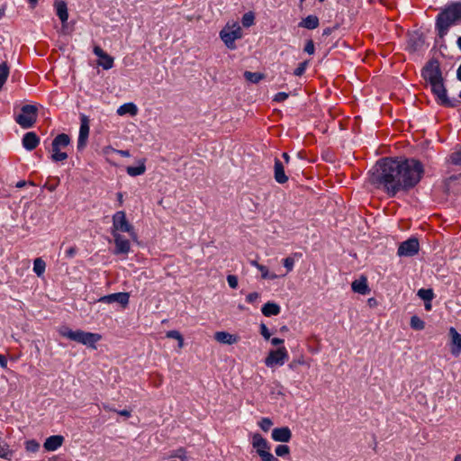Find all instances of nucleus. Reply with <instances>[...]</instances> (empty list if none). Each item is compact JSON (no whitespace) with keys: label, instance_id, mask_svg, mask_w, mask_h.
I'll list each match as a JSON object with an SVG mask.
<instances>
[{"label":"nucleus","instance_id":"nucleus-1","mask_svg":"<svg viewBox=\"0 0 461 461\" xmlns=\"http://www.w3.org/2000/svg\"><path fill=\"white\" fill-rule=\"evenodd\" d=\"M424 175L422 163L414 158H382L370 171L368 181L389 197L414 188Z\"/></svg>","mask_w":461,"mask_h":461},{"label":"nucleus","instance_id":"nucleus-2","mask_svg":"<svg viewBox=\"0 0 461 461\" xmlns=\"http://www.w3.org/2000/svg\"><path fill=\"white\" fill-rule=\"evenodd\" d=\"M459 22H461V2L451 3L436 17L438 35L443 38L448 29Z\"/></svg>","mask_w":461,"mask_h":461},{"label":"nucleus","instance_id":"nucleus-3","mask_svg":"<svg viewBox=\"0 0 461 461\" xmlns=\"http://www.w3.org/2000/svg\"><path fill=\"white\" fill-rule=\"evenodd\" d=\"M59 332L62 337L68 338L71 340L82 343L93 348H95V343L102 339V336L98 333L86 332L81 330L74 331L67 326H62Z\"/></svg>","mask_w":461,"mask_h":461},{"label":"nucleus","instance_id":"nucleus-4","mask_svg":"<svg viewBox=\"0 0 461 461\" xmlns=\"http://www.w3.org/2000/svg\"><path fill=\"white\" fill-rule=\"evenodd\" d=\"M220 37L230 50L237 48L235 41L242 37V29L238 23L230 24L229 23L220 32Z\"/></svg>","mask_w":461,"mask_h":461},{"label":"nucleus","instance_id":"nucleus-5","mask_svg":"<svg viewBox=\"0 0 461 461\" xmlns=\"http://www.w3.org/2000/svg\"><path fill=\"white\" fill-rule=\"evenodd\" d=\"M251 444L261 461H279L277 457L270 453V445L261 434L254 433Z\"/></svg>","mask_w":461,"mask_h":461},{"label":"nucleus","instance_id":"nucleus-6","mask_svg":"<svg viewBox=\"0 0 461 461\" xmlns=\"http://www.w3.org/2000/svg\"><path fill=\"white\" fill-rule=\"evenodd\" d=\"M431 92L437 96V102L445 107H456L460 101L457 99L450 100L447 95V90L444 86L443 78L429 83Z\"/></svg>","mask_w":461,"mask_h":461},{"label":"nucleus","instance_id":"nucleus-7","mask_svg":"<svg viewBox=\"0 0 461 461\" xmlns=\"http://www.w3.org/2000/svg\"><path fill=\"white\" fill-rule=\"evenodd\" d=\"M38 117V108L32 104H25L21 109V113L15 117V122L23 129L32 128Z\"/></svg>","mask_w":461,"mask_h":461},{"label":"nucleus","instance_id":"nucleus-8","mask_svg":"<svg viewBox=\"0 0 461 461\" xmlns=\"http://www.w3.org/2000/svg\"><path fill=\"white\" fill-rule=\"evenodd\" d=\"M421 77L428 83L442 79V72L438 60L429 59L421 70Z\"/></svg>","mask_w":461,"mask_h":461},{"label":"nucleus","instance_id":"nucleus-9","mask_svg":"<svg viewBox=\"0 0 461 461\" xmlns=\"http://www.w3.org/2000/svg\"><path fill=\"white\" fill-rule=\"evenodd\" d=\"M112 231L127 232L131 236L135 234L134 228L127 220L126 214L123 211H119L113 214V230Z\"/></svg>","mask_w":461,"mask_h":461},{"label":"nucleus","instance_id":"nucleus-10","mask_svg":"<svg viewBox=\"0 0 461 461\" xmlns=\"http://www.w3.org/2000/svg\"><path fill=\"white\" fill-rule=\"evenodd\" d=\"M288 358V352L285 347L278 348L276 350H270L267 357L265 359V364L267 366H273L275 365L282 366L285 361Z\"/></svg>","mask_w":461,"mask_h":461},{"label":"nucleus","instance_id":"nucleus-11","mask_svg":"<svg viewBox=\"0 0 461 461\" xmlns=\"http://www.w3.org/2000/svg\"><path fill=\"white\" fill-rule=\"evenodd\" d=\"M420 243L417 238H410L402 242L398 248V255L404 257H412L419 252Z\"/></svg>","mask_w":461,"mask_h":461},{"label":"nucleus","instance_id":"nucleus-12","mask_svg":"<svg viewBox=\"0 0 461 461\" xmlns=\"http://www.w3.org/2000/svg\"><path fill=\"white\" fill-rule=\"evenodd\" d=\"M80 129H79V136L77 140V149L82 150L86 146L87 139L89 136V119L85 114L81 115L80 118Z\"/></svg>","mask_w":461,"mask_h":461},{"label":"nucleus","instance_id":"nucleus-13","mask_svg":"<svg viewBox=\"0 0 461 461\" xmlns=\"http://www.w3.org/2000/svg\"><path fill=\"white\" fill-rule=\"evenodd\" d=\"M115 244V254H127L131 249L129 240L125 239L119 232L112 231Z\"/></svg>","mask_w":461,"mask_h":461},{"label":"nucleus","instance_id":"nucleus-14","mask_svg":"<svg viewBox=\"0 0 461 461\" xmlns=\"http://www.w3.org/2000/svg\"><path fill=\"white\" fill-rule=\"evenodd\" d=\"M292 432L288 427L276 428L272 431V438L278 442H289Z\"/></svg>","mask_w":461,"mask_h":461},{"label":"nucleus","instance_id":"nucleus-15","mask_svg":"<svg viewBox=\"0 0 461 461\" xmlns=\"http://www.w3.org/2000/svg\"><path fill=\"white\" fill-rule=\"evenodd\" d=\"M40 143V138L38 135L33 131H29L25 133L23 137V146L27 150H33L35 149Z\"/></svg>","mask_w":461,"mask_h":461},{"label":"nucleus","instance_id":"nucleus-16","mask_svg":"<svg viewBox=\"0 0 461 461\" xmlns=\"http://www.w3.org/2000/svg\"><path fill=\"white\" fill-rule=\"evenodd\" d=\"M64 443V437L61 435H53L46 438L43 447L47 451H55Z\"/></svg>","mask_w":461,"mask_h":461},{"label":"nucleus","instance_id":"nucleus-17","mask_svg":"<svg viewBox=\"0 0 461 461\" xmlns=\"http://www.w3.org/2000/svg\"><path fill=\"white\" fill-rule=\"evenodd\" d=\"M129 294L127 293H115L106 296H104L101 301L111 303L118 302L122 306H126L129 303Z\"/></svg>","mask_w":461,"mask_h":461},{"label":"nucleus","instance_id":"nucleus-18","mask_svg":"<svg viewBox=\"0 0 461 461\" xmlns=\"http://www.w3.org/2000/svg\"><path fill=\"white\" fill-rule=\"evenodd\" d=\"M214 339L220 343L232 345L239 341L240 337L227 331H217L214 334Z\"/></svg>","mask_w":461,"mask_h":461},{"label":"nucleus","instance_id":"nucleus-19","mask_svg":"<svg viewBox=\"0 0 461 461\" xmlns=\"http://www.w3.org/2000/svg\"><path fill=\"white\" fill-rule=\"evenodd\" d=\"M351 287L355 293H358L363 295H366L370 292L366 277L365 276H361L359 279L352 282Z\"/></svg>","mask_w":461,"mask_h":461},{"label":"nucleus","instance_id":"nucleus-20","mask_svg":"<svg viewBox=\"0 0 461 461\" xmlns=\"http://www.w3.org/2000/svg\"><path fill=\"white\" fill-rule=\"evenodd\" d=\"M424 45V40L421 35H419L417 33L411 35L407 43V49L411 52H415L419 50H420Z\"/></svg>","mask_w":461,"mask_h":461},{"label":"nucleus","instance_id":"nucleus-21","mask_svg":"<svg viewBox=\"0 0 461 461\" xmlns=\"http://www.w3.org/2000/svg\"><path fill=\"white\" fill-rule=\"evenodd\" d=\"M275 179L279 184H285L288 181L284 165L278 158L275 159Z\"/></svg>","mask_w":461,"mask_h":461},{"label":"nucleus","instance_id":"nucleus-22","mask_svg":"<svg viewBox=\"0 0 461 461\" xmlns=\"http://www.w3.org/2000/svg\"><path fill=\"white\" fill-rule=\"evenodd\" d=\"M449 335L451 337V343L456 347V348H452L451 352L454 355H457L461 351V335L453 327L449 329Z\"/></svg>","mask_w":461,"mask_h":461},{"label":"nucleus","instance_id":"nucleus-23","mask_svg":"<svg viewBox=\"0 0 461 461\" xmlns=\"http://www.w3.org/2000/svg\"><path fill=\"white\" fill-rule=\"evenodd\" d=\"M280 306L276 303L267 302L261 309L264 316L270 317L280 313Z\"/></svg>","mask_w":461,"mask_h":461},{"label":"nucleus","instance_id":"nucleus-24","mask_svg":"<svg viewBox=\"0 0 461 461\" xmlns=\"http://www.w3.org/2000/svg\"><path fill=\"white\" fill-rule=\"evenodd\" d=\"M55 8L57 12V15L60 19V21L64 23L68 19V6L64 1H57L55 3Z\"/></svg>","mask_w":461,"mask_h":461},{"label":"nucleus","instance_id":"nucleus-25","mask_svg":"<svg viewBox=\"0 0 461 461\" xmlns=\"http://www.w3.org/2000/svg\"><path fill=\"white\" fill-rule=\"evenodd\" d=\"M320 24L319 18L316 15H308L303 19L299 23L300 27H303L309 30L316 29Z\"/></svg>","mask_w":461,"mask_h":461},{"label":"nucleus","instance_id":"nucleus-26","mask_svg":"<svg viewBox=\"0 0 461 461\" xmlns=\"http://www.w3.org/2000/svg\"><path fill=\"white\" fill-rule=\"evenodd\" d=\"M69 143H70L69 136L66 133H60V134H58L54 138V140H52L51 146L66 148L69 145Z\"/></svg>","mask_w":461,"mask_h":461},{"label":"nucleus","instance_id":"nucleus-27","mask_svg":"<svg viewBox=\"0 0 461 461\" xmlns=\"http://www.w3.org/2000/svg\"><path fill=\"white\" fill-rule=\"evenodd\" d=\"M138 112L137 106L132 103L124 104L123 105L120 106L117 113L120 115H123L126 113H129L131 115H135Z\"/></svg>","mask_w":461,"mask_h":461},{"label":"nucleus","instance_id":"nucleus-28","mask_svg":"<svg viewBox=\"0 0 461 461\" xmlns=\"http://www.w3.org/2000/svg\"><path fill=\"white\" fill-rule=\"evenodd\" d=\"M244 77L247 81H249L253 84H257L260 80L265 78V75L263 73H259V72L245 71Z\"/></svg>","mask_w":461,"mask_h":461},{"label":"nucleus","instance_id":"nucleus-29","mask_svg":"<svg viewBox=\"0 0 461 461\" xmlns=\"http://www.w3.org/2000/svg\"><path fill=\"white\" fill-rule=\"evenodd\" d=\"M252 264L261 272V277L263 279H276L277 276L276 274H270L268 268L266 266L258 264L257 261H253Z\"/></svg>","mask_w":461,"mask_h":461},{"label":"nucleus","instance_id":"nucleus-30","mask_svg":"<svg viewBox=\"0 0 461 461\" xmlns=\"http://www.w3.org/2000/svg\"><path fill=\"white\" fill-rule=\"evenodd\" d=\"M9 75V67L6 62L0 64V90L5 85Z\"/></svg>","mask_w":461,"mask_h":461},{"label":"nucleus","instance_id":"nucleus-31","mask_svg":"<svg viewBox=\"0 0 461 461\" xmlns=\"http://www.w3.org/2000/svg\"><path fill=\"white\" fill-rule=\"evenodd\" d=\"M145 170H146V167L144 164H141L137 167L130 166V167H127V168H126L128 175H130L131 176H137L142 175V174H144Z\"/></svg>","mask_w":461,"mask_h":461},{"label":"nucleus","instance_id":"nucleus-32","mask_svg":"<svg viewBox=\"0 0 461 461\" xmlns=\"http://www.w3.org/2000/svg\"><path fill=\"white\" fill-rule=\"evenodd\" d=\"M410 325L415 330H422L425 328V322L417 315L411 318Z\"/></svg>","mask_w":461,"mask_h":461},{"label":"nucleus","instance_id":"nucleus-33","mask_svg":"<svg viewBox=\"0 0 461 461\" xmlns=\"http://www.w3.org/2000/svg\"><path fill=\"white\" fill-rule=\"evenodd\" d=\"M45 267L46 264L41 258H38L34 260L33 270L38 276H41L44 273Z\"/></svg>","mask_w":461,"mask_h":461},{"label":"nucleus","instance_id":"nucleus-34","mask_svg":"<svg viewBox=\"0 0 461 461\" xmlns=\"http://www.w3.org/2000/svg\"><path fill=\"white\" fill-rule=\"evenodd\" d=\"M418 296L423 301H432L434 298V293L432 289L421 288L418 291Z\"/></svg>","mask_w":461,"mask_h":461},{"label":"nucleus","instance_id":"nucleus-35","mask_svg":"<svg viewBox=\"0 0 461 461\" xmlns=\"http://www.w3.org/2000/svg\"><path fill=\"white\" fill-rule=\"evenodd\" d=\"M167 338L174 339L178 341V347L182 348L184 347V339L181 333L177 330H169L166 334Z\"/></svg>","mask_w":461,"mask_h":461},{"label":"nucleus","instance_id":"nucleus-36","mask_svg":"<svg viewBox=\"0 0 461 461\" xmlns=\"http://www.w3.org/2000/svg\"><path fill=\"white\" fill-rule=\"evenodd\" d=\"M254 21H255V15L252 12H248V13L244 14L242 16V19H241L242 25L246 28L253 25Z\"/></svg>","mask_w":461,"mask_h":461},{"label":"nucleus","instance_id":"nucleus-37","mask_svg":"<svg viewBox=\"0 0 461 461\" xmlns=\"http://www.w3.org/2000/svg\"><path fill=\"white\" fill-rule=\"evenodd\" d=\"M449 161L455 166H461V148L450 154Z\"/></svg>","mask_w":461,"mask_h":461},{"label":"nucleus","instance_id":"nucleus-38","mask_svg":"<svg viewBox=\"0 0 461 461\" xmlns=\"http://www.w3.org/2000/svg\"><path fill=\"white\" fill-rule=\"evenodd\" d=\"M99 65L103 67L104 69H109L113 66V59L110 55L106 54L104 58L99 61Z\"/></svg>","mask_w":461,"mask_h":461},{"label":"nucleus","instance_id":"nucleus-39","mask_svg":"<svg viewBox=\"0 0 461 461\" xmlns=\"http://www.w3.org/2000/svg\"><path fill=\"white\" fill-rule=\"evenodd\" d=\"M59 185V177H51L47 180V182L44 185V187L46 189H48L50 192H53Z\"/></svg>","mask_w":461,"mask_h":461},{"label":"nucleus","instance_id":"nucleus-40","mask_svg":"<svg viewBox=\"0 0 461 461\" xmlns=\"http://www.w3.org/2000/svg\"><path fill=\"white\" fill-rule=\"evenodd\" d=\"M275 452L277 456L283 457L290 454V447L287 445H278Z\"/></svg>","mask_w":461,"mask_h":461},{"label":"nucleus","instance_id":"nucleus-41","mask_svg":"<svg viewBox=\"0 0 461 461\" xmlns=\"http://www.w3.org/2000/svg\"><path fill=\"white\" fill-rule=\"evenodd\" d=\"M308 60L301 62L298 67L294 69V75L297 77H301L304 74L307 67H308Z\"/></svg>","mask_w":461,"mask_h":461},{"label":"nucleus","instance_id":"nucleus-42","mask_svg":"<svg viewBox=\"0 0 461 461\" xmlns=\"http://www.w3.org/2000/svg\"><path fill=\"white\" fill-rule=\"evenodd\" d=\"M259 427L265 432L268 431L273 425L272 420L269 418H262L258 423Z\"/></svg>","mask_w":461,"mask_h":461},{"label":"nucleus","instance_id":"nucleus-43","mask_svg":"<svg viewBox=\"0 0 461 461\" xmlns=\"http://www.w3.org/2000/svg\"><path fill=\"white\" fill-rule=\"evenodd\" d=\"M26 450L29 451V452H37L40 448V444L32 439V440H28L26 442V447H25Z\"/></svg>","mask_w":461,"mask_h":461},{"label":"nucleus","instance_id":"nucleus-44","mask_svg":"<svg viewBox=\"0 0 461 461\" xmlns=\"http://www.w3.org/2000/svg\"><path fill=\"white\" fill-rule=\"evenodd\" d=\"M309 55H312L315 51L314 42L312 40H308L305 43L304 50Z\"/></svg>","mask_w":461,"mask_h":461},{"label":"nucleus","instance_id":"nucleus-45","mask_svg":"<svg viewBox=\"0 0 461 461\" xmlns=\"http://www.w3.org/2000/svg\"><path fill=\"white\" fill-rule=\"evenodd\" d=\"M104 409L105 411H114V412H117L118 414H120L121 416H124L126 418H129L131 416V411H127V410H122V411H116L115 409H113L107 405H104Z\"/></svg>","mask_w":461,"mask_h":461},{"label":"nucleus","instance_id":"nucleus-46","mask_svg":"<svg viewBox=\"0 0 461 461\" xmlns=\"http://www.w3.org/2000/svg\"><path fill=\"white\" fill-rule=\"evenodd\" d=\"M283 264H284L285 267L286 268L287 272H290V271H292V269L294 267V260L293 258L287 257L286 258H285L283 260Z\"/></svg>","mask_w":461,"mask_h":461},{"label":"nucleus","instance_id":"nucleus-47","mask_svg":"<svg viewBox=\"0 0 461 461\" xmlns=\"http://www.w3.org/2000/svg\"><path fill=\"white\" fill-rule=\"evenodd\" d=\"M68 158V154L66 152H59L51 155V159L55 162L63 161Z\"/></svg>","mask_w":461,"mask_h":461},{"label":"nucleus","instance_id":"nucleus-48","mask_svg":"<svg viewBox=\"0 0 461 461\" xmlns=\"http://www.w3.org/2000/svg\"><path fill=\"white\" fill-rule=\"evenodd\" d=\"M227 281L230 287L235 289L238 287V277L234 275H229L227 276Z\"/></svg>","mask_w":461,"mask_h":461},{"label":"nucleus","instance_id":"nucleus-49","mask_svg":"<svg viewBox=\"0 0 461 461\" xmlns=\"http://www.w3.org/2000/svg\"><path fill=\"white\" fill-rule=\"evenodd\" d=\"M260 334L264 337L265 339H269L271 337V333L269 332L267 327L266 324L261 323L260 324Z\"/></svg>","mask_w":461,"mask_h":461},{"label":"nucleus","instance_id":"nucleus-50","mask_svg":"<svg viewBox=\"0 0 461 461\" xmlns=\"http://www.w3.org/2000/svg\"><path fill=\"white\" fill-rule=\"evenodd\" d=\"M172 456L178 457L181 460L186 459V450H185V448L179 447L178 449H176V453Z\"/></svg>","mask_w":461,"mask_h":461},{"label":"nucleus","instance_id":"nucleus-51","mask_svg":"<svg viewBox=\"0 0 461 461\" xmlns=\"http://www.w3.org/2000/svg\"><path fill=\"white\" fill-rule=\"evenodd\" d=\"M258 298H259V294L258 292H253L247 295L246 301L249 303H254Z\"/></svg>","mask_w":461,"mask_h":461},{"label":"nucleus","instance_id":"nucleus-52","mask_svg":"<svg viewBox=\"0 0 461 461\" xmlns=\"http://www.w3.org/2000/svg\"><path fill=\"white\" fill-rule=\"evenodd\" d=\"M287 98H288L287 93L279 92L275 95L274 101L277 102V103H281V102H284L285 100H286Z\"/></svg>","mask_w":461,"mask_h":461},{"label":"nucleus","instance_id":"nucleus-53","mask_svg":"<svg viewBox=\"0 0 461 461\" xmlns=\"http://www.w3.org/2000/svg\"><path fill=\"white\" fill-rule=\"evenodd\" d=\"M94 53L100 59L104 58L107 53L104 51V50L98 46L95 45L93 50Z\"/></svg>","mask_w":461,"mask_h":461},{"label":"nucleus","instance_id":"nucleus-54","mask_svg":"<svg viewBox=\"0 0 461 461\" xmlns=\"http://www.w3.org/2000/svg\"><path fill=\"white\" fill-rule=\"evenodd\" d=\"M77 253V248L75 246L70 247L66 250V257L73 258Z\"/></svg>","mask_w":461,"mask_h":461},{"label":"nucleus","instance_id":"nucleus-55","mask_svg":"<svg viewBox=\"0 0 461 461\" xmlns=\"http://www.w3.org/2000/svg\"><path fill=\"white\" fill-rule=\"evenodd\" d=\"M0 366L3 368H6L7 367V359H6V357L4 355H1V354H0Z\"/></svg>","mask_w":461,"mask_h":461},{"label":"nucleus","instance_id":"nucleus-56","mask_svg":"<svg viewBox=\"0 0 461 461\" xmlns=\"http://www.w3.org/2000/svg\"><path fill=\"white\" fill-rule=\"evenodd\" d=\"M271 343L274 345V346H277V345H281L284 343V339H279V338H273L271 339Z\"/></svg>","mask_w":461,"mask_h":461},{"label":"nucleus","instance_id":"nucleus-57","mask_svg":"<svg viewBox=\"0 0 461 461\" xmlns=\"http://www.w3.org/2000/svg\"><path fill=\"white\" fill-rule=\"evenodd\" d=\"M424 307L426 311H430L432 308L431 301H424Z\"/></svg>","mask_w":461,"mask_h":461},{"label":"nucleus","instance_id":"nucleus-58","mask_svg":"<svg viewBox=\"0 0 461 461\" xmlns=\"http://www.w3.org/2000/svg\"><path fill=\"white\" fill-rule=\"evenodd\" d=\"M122 197H123V195H122V193H118V194H117V200H118V202H119L120 205H122V203H123V198H122Z\"/></svg>","mask_w":461,"mask_h":461},{"label":"nucleus","instance_id":"nucleus-59","mask_svg":"<svg viewBox=\"0 0 461 461\" xmlns=\"http://www.w3.org/2000/svg\"><path fill=\"white\" fill-rule=\"evenodd\" d=\"M122 157H129L130 156V152L129 150H119L118 151Z\"/></svg>","mask_w":461,"mask_h":461},{"label":"nucleus","instance_id":"nucleus-60","mask_svg":"<svg viewBox=\"0 0 461 461\" xmlns=\"http://www.w3.org/2000/svg\"><path fill=\"white\" fill-rule=\"evenodd\" d=\"M283 158L285 159V163H288L289 162V159H290V157L288 155V153L286 152H284L283 155H282Z\"/></svg>","mask_w":461,"mask_h":461},{"label":"nucleus","instance_id":"nucleus-61","mask_svg":"<svg viewBox=\"0 0 461 461\" xmlns=\"http://www.w3.org/2000/svg\"><path fill=\"white\" fill-rule=\"evenodd\" d=\"M60 149H61V148H59V147L52 146V154L61 152Z\"/></svg>","mask_w":461,"mask_h":461},{"label":"nucleus","instance_id":"nucleus-62","mask_svg":"<svg viewBox=\"0 0 461 461\" xmlns=\"http://www.w3.org/2000/svg\"><path fill=\"white\" fill-rule=\"evenodd\" d=\"M25 185H26L25 181H20L17 183L16 186L21 188V187H23Z\"/></svg>","mask_w":461,"mask_h":461},{"label":"nucleus","instance_id":"nucleus-63","mask_svg":"<svg viewBox=\"0 0 461 461\" xmlns=\"http://www.w3.org/2000/svg\"><path fill=\"white\" fill-rule=\"evenodd\" d=\"M456 75H457V78L461 81V63H460V66H459V68L457 69Z\"/></svg>","mask_w":461,"mask_h":461},{"label":"nucleus","instance_id":"nucleus-64","mask_svg":"<svg viewBox=\"0 0 461 461\" xmlns=\"http://www.w3.org/2000/svg\"><path fill=\"white\" fill-rule=\"evenodd\" d=\"M331 33V29L330 28H326L324 31H323V35H329Z\"/></svg>","mask_w":461,"mask_h":461}]
</instances>
